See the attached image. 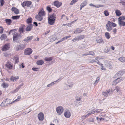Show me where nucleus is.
<instances>
[{"instance_id": "obj_61", "label": "nucleus", "mask_w": 125, "mask_h": 125, "mask_svg": "<svg viewBox=\"0 0 125 125\" xmlns=\"http://www.w3.org/2000/svg\"><path fill=\"white\" fill-rule=\"evenodd\" d=\"M38 69V68L33 67L32 68V70L34 71H37Z\"/></svg>"}, {"instance_id": "obj_14", "label": "nucleus", "mask_w": 125, "mask_h": 125, "mask_svg": "<svg viewBox=\"0 0 125 125\" xmlns=\"http://www.w3.org/2000/svg\"><path fill=\"white\" fill-rule=\"evenodd\" d=\"M82 28H78L76 29L74 31V33L75 34L79 33L83 31L82 30Z\"/></svg>"}, {"instance_id": "obj_12", "label": "nucleus", "mask_w": 125, "mask_h": 125, "mask_svg": "<svg viewBox=\"0 0 125 125\" xmlns=\"http://www.w3.org/2000/svg\"><path fill=\"white\" fill-rule=\"evenodd\" d=\"M62 3L59 2L58 1H55L53 2V5L57 8H59L60 7L62 4Z\"/></svg>"}, {"instance_id": "obj_16", "label": "nucleus", "mask_w": 125, "mask_h": 125, "mask_svg": "<svg viewBox=\"0 0 125 125\" xmlns=\"http://www.w3.org/2000/svg\"><path fill=\"white\" fill-rule=\"evenodd\" d=\"M73 86V84L69 83V84H66V85L64 87V88L65 90L69 89L71 88Z\"/></svg>"}, {"instance_id": "obj_25", "label": "nucleus", "mask_w": 125, "mask_h": 125, "mask_svg": "<svg viewBox=\"0 0 125 125\" xmlns=\"http://www.w3.org/2000/svg\"><path fill=\"white\" fill-rule=\"evenodd\" d=\"M44 63V62L42 60H39L36 62V63L38 65H42Z\"/></svg>"}, {"instance_id": "obj_11", "label": "nucleus", "mask_w": 125, "mask_h": 125, "mask_svg": "<svg viewBox=\"0 0 125 125\" xmlns=\"http://www.w3.org/2000/svg\"><path fill=\"white\" fill-rule=\"evenodd\" d=\"M123 79H124L123 78H118L113 81V85H115L117 83L122 81Z\"/></svg>"}, {"instance_id": "obj_52", "label": "nucleus", "mask_w": 125, "mask_h": 125, "mask_svg": "<svg viewBox=\"0 0 125 125\" xmlns=\"http://www.w3.org/2000/svg\"><path fill=\"white\" fill-rule=\"evenodd\" d=\"M14 13L16 14H18L19 13V10L18 9H16V10L14 11Z\"/></svg>"}, {"instance_id": "obj_48", "label": "nucleus", "mask_w": 125, "mask_h": 125, "mask_svg": "<svg viewBox=\"0 0 125 125\" xmlns=\"http://www.w3.org/2000/svg\"><path fill=\"white\" fill-rule=\"evenodd\" d=\"M56 37H54L52 38L49 41V42H53L54 41H55L56 39Z\"/></svg>"}, {"instance_id": "obj_21", "label": "nucleus", "mask_w": 125, "mask_h": 125, "mask_svg": "<svg viewBox=\"0 0 125 125\" xmlns=\"http://www.w3.org/2000/svg\"><path fill=\"white\" fill-rule=\"evenodd\" d=\"M118 24L120 26H125V22L119 20Z\"/></svg>"}, {"instance_id": "obj_56", "label": "nucleus", "mask_w": 125, "mask_h": 125, "mask_svg": "<svg viewBox=\"0 0 125 125\" xmlns=\"http://www.w3.org/2000/svg\"><path fill=\"white\" fill-rule=\"evenodd\" d=\"M18 90H19L17 88H16V89H15L14 90H13L12 92V93H15L18 92Z\"/></svg>"}, {"instance_id": "obj_44", "label": "nucleus", "mask_w": 125, "mask_h": 125, "mask_svg": "<svg viewBox=\"0 0 125 125\" xmlns=\"http://www.w3.org/2000/svg\"><path fill=\"white\" fill-rule=\"evenodd\" d=\"M78 0H73L70 3V5H72L77 1Z\"/></svg>"}, {"instance_id": "obj_19", "label": "nucleus", "mask_w": 125, "mask_h": 125, "mask_svg": "<svg viewBox=\"0 0 125 125\" xmlns=\"http://www.w3.org/2000/svg\"><path fill=\"white\" fill-rule=\"evenodd\" d=\"M33 27L32 24H30L29 25L26 27V31H31V30L32 28Z\"/></svg>"}, {"instance_id": "obj_55", "label": "nucleus", "mask_w": 125, "mask_h": 125, "mask_svg": "<svg viewBox=\"0 0 125 125\" xmlns=\"http://www.w3.org/2000/svg\"><path fill=\"white\" fill-rule=\"evenodd\" d=\"M89 121L90 122H93L94 121V120L93 118H90L89 119Z\"/></svg>"}, {"instance_id": "obj_57", "label": "nucleus", "mask_w": 125, "mask_h": 125, "mask_svg": "<svg viewBox=\"0 0 125 125\" xmlns=\"http://www.w3.org/2000/svg\"><path fill=\"white\" fill-rule=\"evenodd\" d=\"M95 62H97L98 64L101 66H103V64L100 63V62L99 61V60H97V61H95Z\"/></svg>"}, {"instance_id": "obj_30", "label": "nucleus", "mask_w": 125, "mask_h": 125, "mask_svg": "<svg viewBox=\"0 0 125 125\" xmlns=\"http://www.w3.org/2000/svg\"><path fill=\"white\" fill-rule=\"evenodd\" d=\"M32 19L31 17L29 18L26 20L27 23L28 24L31 23L32 22Z\"/></svg>"}, {"instance_id": "obj_43", "label": "nucleus", "mask_w": 125, "mask_h": 125, "mask_svg": "<svg viewBox=\"0 0 125 125\" xmlns=\"http://www.w3.org/2000/svg\"><path fill=\"white\" fill-rule=\"evenodd\" d=\"M46 9L49 12H52V9L49 6H47L46 8Z\"/></svg>"}, {"instance_id": "obj_59", "label": "nucleus", "mask_w": 125, "mask_h": 125, "mask_svg": "<svg viewBox=\"0 0 125 125\" xmlns=\"http://www.w3.org/2000/svg\"><path fill=\"white\" fill-rule=\"evenodd\" d=\"M14 32V30H10L9 32V34H10L11 33H13V32Z\"/></svg>"}, {"instance_id": "obj_34", "label": "nucleus", "mask_w": 125, "mask_h": 125, "mask_svg": "<svg viewBox=\"0 0 125 125\" xmlns=\"http://www.w3.org/2000/svg\"><path fill=\"white\" fill-rule=\"evenodd\" d=\"M87 4V0H85L83 1L81 4L82 7H84L86 6Z\"/></svg>"}, {"instance_id": "obj_23", "label": "nucleus", "mask_w": 125, "mask_h": 125, "mask_svg": "<svg viewBox=\"0 0 125 125\" xmlns=\"http://www.w3.org/2000/svg\"><path fill=\"white\" fill-rule=\"evenodd\" d=\"M35 18L38 21H41L42 20V17L40 16L39 14L35 16Z\"/></svg>"}, {"instance_id": "obj_41", "label": "nucleus", "mask_w": 125, "mask_h": 125, "mask_svg": "<svg viewBox=\"0 0 125 125\" xmlns=\"http://www.w3.org/2000/svg\"><path fill=\"white\" fill-rule=\"evenodd\" d=\"M105 35L107 39H109L110 38V35L109 33L107 32H105Z\"/></svg>"}, {"instance_id": "obj_35", "label": "nucleus", "mask_w": 125, "mask_h": 125, "mask_svg": "<svg viewBox=\"0 0 125 125\" xmlns=\"http://www.w3.org/2000/svg\"><path fill=\"white\" fill-rule=\"evenodd\" d=\"M20 15L14 16L12 17L11 18L13 20H17L20 18Z\"/></svg>"}, {"instance_id": "obj_46", "label": "nucleus", "mask_w": 125, "mask_h": 125, "mask_svg": "<svg viewBox=\"0 0 125 125\" xmlns=\"http://www.w3.org/2000/svg\"><path fill=\"white\" fill-rule=\"evenodd\" d=\"M122 72L119 71L116 74V75L117 76H119L120 75L121 76L122 75Z\"/></svg>"}, {"instance_id": "obj_64", "label": "nucleus", "mask_w": 125, "mask_h": 125, "mask_svg": "<svg viewBox=\"0 0 125 125\" xmlns=\"http://www.w3.org/2000/svg\"><path fill=\"white\" fill-rule=\"evenodd\" d=\"M19 99H18V98L16 99L15 100L12 101V102H11V103H13L16 102V101H18L19 100Z\"/></svg>"}, {"instance_id": "obj_17", "label": "nucleus", "mask_w": 125, "mask_h": 125, "mask_svg": "<svg viewBox=\"0 0 125 125\" xmlns=\"http://www.w3.org/2000/svg\"><path fill=\"white\" fill-rule=\"evenodd\" d=\"M96 41L98 43H104V42L102 38L101 37H98L96 38Z\"/></svg>"}, {"instance_id": "obj_29", "label": "nucleus", "mask_w": 125, "mask_h": 125, "mask_svg": "<svg viewBox=\"0 0 125 125\" xmlns=\"http://www.w3.org/2000/svg\"><path fill=\"white\" fill-rule=\"evenodd\" d=\"M77 37V40L79 41L84 39V37L83 35H81Z\"/></svg>"}, {"instance_id": "obj_22", "label": "nucleus", "mask_w": 125, "mask_h": 125, "mask_svg": "<svg viewBox=\"0 0 125 125\" xmlns=\"http://www.w3.org/2000/svg\"><path fill=\"white\" fill-rule=\"evenodd\" d=\"M5 65L6 67L8 68L9 69H11L12 68V65L10 63L8 62Z\"/></svg>"}, {"instance_id": "obj_62", "label": "nucleus", "mask_w": 125, "mask_h": 125, "mask_svg": "<svg viewBox=\"0 0 125 125\" xmlns=\"http://www.w3.org/2000/svg\"><path fill=\"white\" fill-rule=\"evenodd\" d=\"M17 8L14 7H12L11 8V10L13 11H14Z\"/></svg>"}, {"instance_id": "obj_1", "label": "nucleus", "mask_w": 125, "mask_h": 125, "mask_svg": "<svg viewBox=\"0 0 125 125\" xmlns=\"http://www.w3.org/2000/svg\"><path fill=\"white\" fill-rule=\"evenodd\" d=\"M56 16L55 14H51L48 17V23L50 25H53L56 18Z\"/></svg>"}, {"instance_id": "obj_37", "label": "nucleus", "mask_w": 125, "mask_h": 125, "mask_svg": "<svg viewBox=\"0 0 125 125\" xmlns=\"http://www.w3.org/2000/svg\"><path fill=\"white\" fill-rule=\"evenodd\" d=\"M14 59L15 61V62L16 63L18 62L19 61V58L18 56H15L14 58Z\"/></svg>"}, {"instance_id": "obj_33", "label": "nucleus", "mask_w": 125, "mask_h": 125, "mask_svg": "<svg viewBox=\"0 0 125 125\" xmlns=\"http://www.w3.org/2000/svg\"><path fill=\"white\" fill-rule=\"evenodd\" d=\"M38 14L42 16H44L45 15V13L44 11H40L38 13Z\"/></svg>"}, {"instance_id": "obj_7", "label": "nucleus", "mask_w": 125, "mask_h": 125, "mask_svg": "<svg viewBox=\"0 0 125 125\" xmlns=\"http://www.w3.org/2000/svg\"><path fill=\"white\" fill-rule=\"evenodd\" d=\"M56 111L58 115H60L63 111V108L61 106H58L56 108Z\"/></svg>"}, {"instance_id": "obj_28", "label": "nucleus", "mask_w": 125, "mask_h": 125, "mask_svg": "<svg viewBox=\"0 0 125 125\" xmlns=\"http://www.w3.org/2000/svg\"><path fill=\"white\" fill-rule=\"evenodd\" d=\"M114 91H115L117 92H118L119 94H121L120 92V90L119 88L118 87H116L115 88L114 90Z\"/></svg>"}, {"instance_id": "obj_31", "label": "nucleus", "mask_w": 125, "mask_h": 125, "mask_svg": "<svg viewBox=\"0 0 125 125\" xmlns=\"http://www.w3.org/2000/svg\"><path fill=\"white\" fill-rule=\"evenodd\" d=\"M5 21L8 25H10L12 22L11 20L10 19H6Z\"/></svg>"}, {"instance_id": "obj_18", "label": "nucleus", "mask_w": 125, "mask_h": 125, "mask_svg": "<svg viewBox=\"0 0 125 125\" xmlns=\"http://www.w3.org/2000/svg\"><path fill=\"white\" fill-rule=\"evenodd\" d=\"M65 116L67 118H69L71 116V114L69 111H66L64 114Z\"/></svg>"}, {"instance_id": "obj_60", "label": "nucleus", "mask_w": 125, "mask_h": 125, "mask_svg": "<svg viewBox=\"0 0 125 125\" xmlns=\"http://www.w3.org/2000/svg\"><path fill=\"white\" fill-rule=\"evenodd\" d=\"M23 84H21V85H19L18 86V87H17V88L19 90L20 88L21 87V86H23Z\"/></svg>"}, {"instance_id": "obj_9", "label": "nucleus", "mask_w": 125, "mask_h": 125, "mask_svg": "<svg viewBox=\"0 0 125 125\" xmlns=\"http://www.w3.org/2000/svg\"><path fill=\"white\" fill-rule=\"evenodd\" d=\"M113 92V91L112 90H107L105 92H103L102 93L103 94L104 96L107 97L108 96V94H111Z\"/></svg>"}, {"instance_id": "obj_27", "label": "nucleus", "mask_w": 125, "mask_h": 125, "mask_svg": "<svg viewBox=\"0 0 125 125\" xmlns=\"http://www.w3.org/2000/svg\"><path fill=\"white\" fill-rule=\"evenodd\" d=\"M115 12L116 13V15L118 16H120L122 14V13L120 12V11L118 10H115Z\"/></svg>"}, {"instance_id": "obj_10", "label": "nucleus", "mask_w": 125, "mask_h": 125, "mask_svg": "<svg viewBox=\"0 0 125 125\" xmlns=\"http://www.w3.org/2000/svg\"><path fill=\"white\" fill-rule=\"evenodd\" d=\"M38 117L40 121H42L44 118V115L43 113L41 112L38 115Z\"/></svg>"}, {"instance_id": "obj_8", "label": "nucleus", "mask_w": 125, "mask_h": 125, "mask_svg": "<svg viewBox=\"0 0 125 125\" xmlns=\"http://www.w3.org/2000/svg\"><path fill=\"white\" fill-rule=\"evenodd\" d=\"M31 2L30 1H27L23 2L21 3V5L23 7H24L25 6L28 7L31 5Z\"/></svg>"}, {"instance_id": "obj_53", "label": "nucleus", "mask_w": 125, "mask_h": 125, "mask_svg": "<svg viewBox=\"0 0 125 125\" xmlns=\"http://www.w3.org/2000/svg\"><path fill=\"white\" fill-rule=\"evenodd\" d=\"M111 25L113 27H115L116 26V25L115 23H114L113 22H111Z\"/></svg>"}, {"instance_id": "obj_58", "label": "nucleus", "mask_w": 125, "mask_h": 125, "mask_svg": "<svg viewBox=\"0 0 125 125\" xmlns=\"http://www.w3.org/2000/svg\"><path fill=\"white\" fill-rule=\"evenodd\" d=\"M119 3H121L123 6H125V1H120L119 2Z\"/></svg>"}, {"instance_id": "obj_15", "label": "nucleus", "mask_w": 125, "mask_h": 125, "mask_svg": "<svg viewBox=\"0 0 125 125\" xmlns=\"http://www.w3.org/2000/svg\"><path fill=\"white\" fill-rule=\"evenodd\" d=\"M33 38V36H31L30 37H27L24 39L23 41L25 42H27L28 41H31Z\"/></svg>"}, {"instance_id": "obj_24", "label": "nucleus", "mask_w": 125, "mask_h": 125, "mask_svg": "<svg viewBox=\"0 0 125 125\" xmlns=\"http://www.w3.org/2000/svg\"><path fill=\"white\" fill-rule=\"evenodd\" d=\"M19 77L18 76L14 77L13 76H12L10 78V80L11 81H16L19 79Z\"/></svg>"}, {"instance_id": "obj_47", "label": "nucleus", "mask_w": 125, "mask_h": 125, "mask_svg": "<svg viewBox=\"0 0 125 125\" xmlns=\"http://www.w3.org/2000/svg\"><path fill=\"white\" fill-rule=\"evenodd\" d=\"M103 110V109H96L95 110V112L96 113H98L101 112Z\"/></svg>"}, {"instance_id": "obj_36", "label": "nucleus", "mask_w": 125, "mask_h": 125, "mask_svg": "<svg viewBox=\"0 0 125 125\" xmlns=\"http://www.w3.org/2000/svg\"><path fill=\"white\" fill-rule=\"evenodd\" d=\"M1 86L3 88H5L9 86V85L8 84L5 83L4 82L2 84Z\"/></svg>"}, {"instance_id": "obj_54", "label": "nucleus", "mask_w": 125, "mask_h": 125, "mask_svg": "<svg viewBox=\"0 0 125 125\" xmlns=\"http://www.w3.org/2000/svg\"><path fill=\"white\" fill-rule=\"evenodd\" d=\"M0 28H1L0 30V33H2L3 31V28L1 26L0 27Z\"/></svg>"}, {"instance_id": "obj_63", "label": "nucleus", "mask_w": 125, "mask_h": 125, "mask_svg": "<svg viewBox=\"0 0 125 125\" xmlns=\"http://www.w3.org/2000/svg\"><path fill=\"white\" fill-rule=\"evenodd\" d=\"M77 38L76 37L75 38H74L72 40V41H73V42H75L76 41H77Z\"/></svg>"}, {"instance_id": "obj_5", "label": "nucleus", "mask_w": 125, "mask_h": 125, "mask_svg": "<svg viewBox=\"0 0 125 125\" xmlns=\"http://www.w3.org/2000/svg\"><path fill=\"white\" fill-rule=\"evenodd\" d=\"M32 52V50L30 48H28L25 49L24 53L25 55H29L31 54Z\"/></svg>"}, {"instance_id": "obj_4", "label": "nucleus", "mask_w": 125, "mask_h": 125, "mask_svg": "<svg viewBox=\"0 0 125 125\" xmlns=\"http://www.w3.org/2000/svg\"><path fill=\"white\" fill-rule=\"evenodd\" d=\"M10 99H7L4 100L0 104V106L2 107H3L5 106H7L9 104H11V102L10 103Z\"/></svg>"}, {"instance_id": "obj_20", "label": "nucleus", "mask_w": 125, "mask_h": 125, "mask_svg": "<svg viewBox=\"0 0 125 125\" xmlns=\"http://www.w3.org/2000/svg\"><path fill=\"white\" fill-rule=\"evenodd\" d=\"M60 79H59L53 82H52L50 84H48L47 86V87H50L52 86L53 85L56 84L57 82H59L60 81L59 80Z\"/></svg>"}, {"instance_id": "obj_2", "label": "nucleus", "mask_w": 125, "mask_h": 125, "mask_svg": "<svg viewBox=\"0 0 125 125\" xmlns=\"http://www.w3.org/2000/svg\"><path fill=\"white\" fill-rule=\"evenodd\" d=\"M22 36L20 34L15 33L14 34L13 37V39L14 42L17 43H19L21 42L20 39Z\"/></svg>"}, {"instance_id": "obj_26", "label": "nucleus", "mask_w": 125, "mask_h": 125, "mask_svg": "<svg viewBox=\"0 0 125 125\" xmlns=\"http://www.w3.org/2000/svg\"><path fill=\"white\" fill-rule=\"evenodd\" d=\"M89 5L90 6H93L97 8H98L99 7H104V5H94L92 4V3H91Z\"/></svg>"}, {"instance_id": "obj_50", "label": "nucleus", "mask_w": 125, "mask_h": 125, "mask_svg": "<svg viewBox=\"0 0 125 125\" xmlns=\"http://www.w3.org/2000/svg\"><path fill=\"white\" fill-rule=\"evenodd\" d=\"M104 13L105 16H107L109 15V13L106 10H105L104 11Z\"/></svg>"}, {"instance_id": "obj_13", "label": "nucleus", "mask_w": 125, "mask_h": 125, "mask_svg": "<svg viewBox=\"0 0 125 125\" xmlns=\"http://www.w3.org/2000/svg\"><path fill=\"white\" fill-rule=\"evenodd\" d=\"M10 48V45L8 44H6L3 47L2 50L3 51H6L8 50Z\"/></svg>"}, {"instance_id": "obj_42", "label": "nucleus", "mask_w": 125, "mask_h": 125, "mask_svg": "<svg viewBox=\"0 0 125 125\" xmlns=\"http://www.w3.org/2000/svg\"><path fill=\"white\" fill-rule=\"evenodd\" d=\"M119 20L121 21L125 20V16H121L118 19Z\"/></svg>"}, {"instance_id": "obj_45", "label": "nucleus", "mask_w": 125, "mask_h": 125, "mask_svg": "<svg viewBox=\"0 0 125 125\" xmlns=\"http://www.w3.org/2000/svg\"><path fill=\"white\" fill-rule=\"evenodd\" d=\"M89 55H95V53L93 51H89L88 52Z\"/></svg>"}, {"instance_id": "obj_49", "label": "nucleus", "mask_w": 125, "mask_h": 125, "mask_svg": "<svg viewBox=\"0 0 125 125\" xmlns=\"http://www.w3.org/2000/svg\"><path fill=\"white\" fill-rule=\"evenodd\" d=\"M0 5L1 6H2L5 3V1L4 0H0Z\"/></svg>"}, {"instance_id": "obj_3", "label": "nucleus", "mask_w": 125, "mask_h": 125, "mask_svg": "<svg viewBox=\"0 0 125 125\" xmlns=\"http://www.w3.org/2000/svg\"><path fill=\"white\" fill-rule=\"evenodd\" d=\"M25 46L26 44H25L20 43L18 44L15 47V48L17 51L20 50H21L25 48Z\"/></svg>"}, {"instance_id": "obj_39", "label": "nucleus", "mask_w": 125, "mask_h": 125, "mask_svg": "<svg viewBox=\"0 0 125 125\" xmlns=\"http://www.w3.org/2000/svg\"><path fill=\"white\" fill-rule=\"evenodd\" d=\"M19 31L20 33V34L21 33H23L25 31L23 28L22 27L19 28Z\"/></svg>"}, {"instance_id": "obj_32", "label": "nucleus", "mask_w": 125, "mask_h": 125, "mask_svg": "<svg viewBox=\"0 0 125 125\" xmlns=\"http://www.w3.org/2000/svg\"><path fill=\"white\" fill-rule=\"evenodd\" d=\"M6 34H2L0 37V39L1 40H3L4 39H5L6 38Z\"/></svg>"}, {"instance_id": "obj_38", "label": "nucleus", "mask_w": 125, "mask_h": 125, "mask_svg": "<svg viewBox=\"0 0 125 125\" xmlns=\"http://www.w3.org/2000/svg\"><path fill=\"white\" fill-rule=\"evenodd\" d=\"M52 59V57H50L49 58L46 57L45 58L44 60L45 61L48 62L51 61Z\"/></svg>"}, {"instance_id": "obj_51", "label": "nucleus", "mask_w": 125, "mask_h": 125, "mask_svg": "<svg viewBox=\"0 0 125 125\" xmlns=\"http://www.w3.org/2000/svg\"><path fill=\"white\" fill-rule=\"evenodd\" d=\"M118 59L121 62H124V57H121L119 58Z\"/></svg>"}, {"instance_id": "obj_6", "label": "nucleus", "mask_w": 125, "mask_h": 125, "mask_svg": "<svg viewBox=\"0 0 125 125\" xmlns=\"http://www.w3.org/2000/svg\"><path fill=\"white\" fill-rule=\"evenodd\" d=\"M106 28L107 31H109L112 30V28L111 26V22L110 21H108V23L106 24Z\"/></svg>"}, {"instance_id": "obj_40", "label": "nucleus", "mask_w": 125, "mask_h": 125, "mask_svg": "<svg viewBox=\"0 0 125 125\" xmlns=\"http://www.w3.org/2000/svg\"><path fill=\"white\" fill-rule=\"evenodd\" d=\"M100 76H99L96 78V80L94 83V84L95 85L99 81L100 79Z\"/></svg>"}]
</instances>
